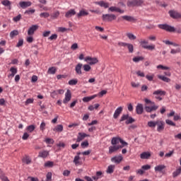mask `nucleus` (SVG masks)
I'll list each match as a JSON object with an SVG mask.
<instances>
[{
	"label": "nucleus",
	"instance_id": "nucleus-22",
	"mask_svg": "<svg viewBox=\"0 0 181 181\" xmlns=\"http://www.w3.org/2000/svg\"><path fill=\"white\" fill-rule=\"evenodd\" d=\"M98 95H93L92 96H87V97H84L82 100L83 103H88L90 101H91V100H94V98H95V97H97Z\"/></svg>",
	"mask_w": 181,
	"mask_h": 181
},
{
	"label": "nucleus",
	"instance_id": "nucleus-43",
	"mask_svg": "<svg viewBox=\"0 0 181 181\" xmlns=\"http://www.w3.org/2000/svg\"><path fill=\"white\" fill-rule=\"evenodd\" d=\"M156 67H157V69H160L161 70H170V67L163 66L162 64H159Z\"/></svg>",
	"mask_w": 181,
	"mask_h": 181
},
{
	"label": "nucleus",
	"instance_id": "nucleus-24",
	"mask_svg": "<svg viewBox=\"0 0 181 181\" xmlns=\"http://www.w3.org/2000/svg\"><path fill=\"white\" fill-rule=\"evenodd\" d=\"M166 168V165H156L155 168H154V170L155 172H161L163 170V169H165Z\"/></svg>",
	"mask_w": 181,
	"mask_h": 181
},
{
	"label": "nucleus",
	"instance_id": "nucleus-45",
	"mask_svg": "<svg viewBox=\"0 0 181 181\" xmlns=\"http://www.w3.org/2000/svg\"><path fill=\"white\" fill-rule=\"evenodd\" d=\"M77 83H78V80L71 79V80L69 81L68 84L69 86H76V84H77Z\"/></svg>",
	"mask_w": 181,
	"mask_h": 181
},
{
	"label": "nucleus",
	"instance_id": "nucleus-9",
	"mask_svg": "<svg viewBox=\"0 0 181 181\" xmlns=\"http://www.w3.org/2000/svg\"><path fill=\"white\" fill-rule=\"evenodd\" d=\"M90 136V134H87L84 132H79L77 136L76 142H81L84 138Z\"/></svg>",
	"mask_w": 181,
	"mask_h": 181
},
{
	"label": "nucleus",
	"instance_id": "nucleus-58",
	"mask_svg": "<svg viewBox=\"0 0 181 181\" xmlns=\"http://www.w3.org/2000/svg\"><path fill=\"white\" fill-rule=\"evenodd\" d=\"M153 77H155V75L153 74H152L151 75H146V78L148 81H153Z\"/></svg>",
	"mask_w": 181,
	"mask_h": 181
},
{
	"label": "nucleus",
	"instance_id": "nucleus-36",
	"mask_svg": "<svg viewBox=\"0 0 181 181\" xmlns=\"http://www.w3.org/2000/svg\"><path fill=\"white\" fill-rule=\"evenodd\" d=\"M19 35V31L18 30H14L10 33V37L13 39L15 36H18Z\"/></svg>",
	"mask_w": 181,
	"mask_h": 181
},
{
	"label": "nucleus",
	"instance_id": "nucleus-17",
	"mask_svg": "<svg viewBox=\"0 0 181 181\" xmlns=\"http://www.w3.org/2000/svg\"><path fill=\"white\" fill-rule=\"evenodd\" d=\"M108 11L110 12H119V13H124V11L121 10V8L117 7V6H111L109 8Z\"/></svg>",
	"mask_w": 181,
	"mask_h": 181
},
{
	"label": "nucleus",
	"instance_id": "nucleus-44",
	"mask_svg": "<svg viewBox=\"0 0 181 181\" xmlns=\"http://www.w3.org/2000/svg\"><path fill=\"white\" fill-rule=\"evenodd\" d=\"M165 124H167V125H170L171 127H176V124L169 119H165Z\"/></svg>",
	"mask_w": 181,
	"mask_h": 181
},
{
	"label": "nucleus",
	"instance_id": "nucleus-47",
	"mask_svg": "<svg viewBox=\"0 0 181 181\" xmlns=\"http://www.w3.org/2000/svg\"><path fill=\"white\" fill-rule=\"evenodd\" d=\"M48 74H56V68L50 67L47 71Z\"/></svg>",
	"mask_w": 181,
	"mask_h": 181
},
{
	"label": "nucleus",
	"instance_id": "nucleus-41",
	"mask_svg": "<svg viewBox=\"0 0 181 181\" xmlns=\"http://www.w3.org/2000/svg\"><path fill=\"white\" fill-rule=\"evenodd\" d=\"M132 122H135V119L132 118V117H128L127 120L125 122L127 125H129V124H132Z\"/></svg>",
	"mask_w": 181,
	"mask_h": 181
},
{
	"label": "nucleus",
	"instance_id": "nucleus-23",
	"mask_svg": "<svg viewBox=\"0 0 181 181\" xmlns=\"http://www.w3.org/2000/svg\"><path fill=\"white\" fill-rule=\"evenodd\" d=\"M158 78H159V80H161L162 81H164L165 83H170V78L163 75H158Z\"/></svg>",
	"mask_w": 181,
	"mask_h": 181
},
{
	"label": "nucleus",
	"instance_id": "nucleus-59",
	"mask_svg": "<svg viewBox=\"0 0 181 181\" xmlns=\"http://www.w3.org/2000/svg\"><path fill=\"white\" fill-rule=\"evenodd\" d=\"M78 160H80V156H76L74 158V163H75V165H78V163H80Z\"/></svg>",
	"mask_w": 181,
	"mask_h": 181
},
{
	"label": "nucleus",
	"instance_id": "nucleus-5",
	"mask_svg": "<svg viewBox=\"0 0 181 181\" xmlns=\"http://www.w3.org/2000/svg\"><path fill=\"white\" fill-rule=\"evenodd\" d=\"M103 21H108L111 22L112 21H115L117 16L115 14H103L102 16Z\"/></svg>",
	"mask_w": 181,
	"mask_h": 181
},
{
	"label": "nucleus",
	"instance_id": "nucleus-2",
	"mask_svg": "<svg viewBox=\"0 0 181 181\" xmlns=\"http://www.w3.org/2000/svg\"><path fill=\"white\" fill-rule=\"evenodd\" d=\"M158 28L163 29V30H166V32H176L175 27L168 24H159Z\"/></svg>",
	"mask_w": 181,
	"mask_h": 181
},
{
	"label": "nucleus",
	"instance_id": "nucleus-34",
	"mask_svg": "<svg viewBox=\"0 0 181 181\" xmlns=\"http://www.w3.org/2000/svg\"><path fill=\"white\" fill-rule=\"evenodd\" d=\"M36 129V127L35 126V124H31L27 127L26 130L28 132H33V131H35V129Z\"/></svg>",
	"mask_w": 181,
	"mask_h": 181
},
{
	"label": "nucleus",
	"instance_id": "nucleus-52",
	"mask_svg": "<svg viewBox=\"0 0 181 181\" xmlns=\"http://www.w3.org/2000/svg\"><path fill=\"white\" fill-rule=\"evenodd\" d=\"M128 118H129V115H122L120 119V122H122V121L128 120Z\"/></svg>",
	"mask_w": 181,
	"mask_h": 181
},
{
	"label": "nucleus",
	"instance_id": "nucleus-33",
	"mask_svg": "<svg viewBox=\"0 0 181 181\" xmlns=\"http://www.w3.org/2000/svg\"><path fill=\"white\" fill-rule=\"evenodd\" d=\"M181 173V167H179L173 173V177H177Z\"/></svg>",
	"mask_w": 181,
	"mask_h": 181
},
{
	"label": "nucleus",
	"instance_id": "nucleus-40",
	"mask_svg": "<svg viewBox=\"0 0 181 181\" xmlns=\"http://www.w3.org/2000/svg\"><path fill=\"white\" fill-rule=\"evenodd\" d=\"M142 60H144V57H135L133 58L134 63H139V62H142Z\"/></svg>",
	"mask_w": 181,
	"mask_h": 181
},
{
	"label": "nucleus",
	"instance_id": "nucleus-13",
	"mask_svg": "<svg viewBox=\"0 0 181 181\" xmlns=\"http://www.w3.org/2000/svg\"><path fill=\"white\" fill-rule=\"evenodd\" d=\"M19 6L22 9H26V8H29V6H32V2L30 1H20Z\"/></svg>",
	"mask_w": 181,
	"mask_h": 181
},
{
	"label": "nucleus",
	"instance_id": "nucleus-6",
	"mask_svg": "<svg viewBox=\"0 0 181 181\" xmlns=\"http://www.w3.org/2000/svg\"><path fill=\"white\" fill-rule=\"evenodd\" d=\"M157 132H162L165 129V122L162 120H157Z\"/></svg>",
	"mask_w": 181,
	"mask_h": 181
},
{
	"label": "nucleus",
	"instance_id": "nucleus-18",
	"mask_svg": "<svg viewBox=\"0 0 181 181\" xmlns=\"http://www.w3.org/2000/svg\"><path fill=\"white\" fill-rule=\"evenodd\" d=\"M81 67H83V64L81 63H78L75 67L76 73L79 76L83 74V72L81 71Z\"/></svg>",
	"mask_w": 181,
	"mask_h": 181
},
{
	"label": "nucleus",
	"instance_id": "nucleus-19",
	"mask_svg": "<svg viewBox=\"0 0 181 181\" xmlns=\"http://www.w3.org/2000/svg\"><path fill=\"white\" fill-rule=\"evenodd\" d=\"M150 156H151V154L149 151L143 152L140 154L141 159H149Z\"/></svg>",
	"mask_w": 181,
	"mask_h": 181
},
{
	"label": "nucleus",
	"instance_id": "nucleus-31",
	"mask_svg": "<svg viewBox=\"0 0 181 181\" xmlns=\"http://www.w3.org/2000/svg\"><path fill=\"white\" fill-rule=\"evenodd\" d=\"M87 15H88V12L84 10H81L77 14V18H81V16H87Z\"/></svg>",
	"mask_w": 181,
	"mask_h": 181
},
{
	"label": "nucleus",
	"instance_id": "nucleus-39",
	"mask_svg": "<svg viewBox=\"0 0 181 181\" xmlns=\"http://www.w3.org/2000/svg\"><path fill=\"white\" fill-rule=\"evenodd\" d=\"M52 176H53V174H52V172H48L46 175V179L45 180L42 181H52Z\"/></svg>",
	"mask_w": 181,
	"mask_h": 181
},
{
	"label": "nucleus",
	"instance_id": "nucleus-49",
	"mask_svg": "<svg viewBox=\"0 0 181 181\" xmlns=\"http://www.w3.org/2000/svg\"><path fill=\"white\" fill-rule=\"evenodd\" d=\"M1 4L4 6H11L12 3L9 0H4L1 1Z\"/></svg>",
	"mask_w": 181,
	"mask_h": 181
},
{
	"label": "nucleus",
	"instance_id": "nucleus-64",
	"mask_svg": "<svg viewBox=\"0 0 181 181\" xmlns=\"http://www.w3.org/2000/svg\"><path fill=\"white\" fill-rule=\"evenodd\" d=\"M105 94H107V90H101L99 93H98V96L99 97H103V95H105Z\"/></svg>",
	"mask_w": 181,
	"mask_h": 181
},
{
	"label": "nucleus",
	"instance_id": "nucleus-21",
	"mask_svg": "<svg viewBox=\"0 0 181 181\" xmlns=\"http://www.w3.org/2000/svg\"><path fill=\"white\" fill-rule=\"evenodd\" d=\"M74 15H76V10L70 9L66 13L65 16L66 18H71V16H74Z\"/></svg>",
	"mask_w": 181,
	"mask_h": 181
},
{
	"label": "nucleus",
	"instance_id": "nucleus-30",
	"mask_svg": "<svg viewBox=\"0 0 181 181\" xmlns=\"http://www.w3.org/2000/svg\"><path fill=\"white\" fill-rule=\"evenodd\" d=\"M53 131L54 132H63V126L58 124L53 129Z\"/></svg>",
	"mask_w": 181,
	"mask_h": 181
},
{
	"label": "nucleus",
	"instance_id": "nucleus-35",
	"mask_svg": "<svg viewBox=\"0 0 181 181\" xmlns=\"http://www.w3.org/2000/svg\"><path fill=\"white\" fill-rule=\"evenodd\" d=\"M126 36H127V37H128V39H129V40H136V36H135V35H134L133 33H127Z\"/></svg>",
	"mask_w": 181,
	"mask_h": 181
},
{
	"label": "nucleus",
	"instance_id": "nucleus-11",
	"mask_svg": "<svg viewBox=\"0 0 181 181\" xmlns=\"http://www.w3.org/2000/svg\"><path fill=\"white\" fill-rule=\"evenodd\" d=\"M122 110H124V108L120 106V107H118L114 114H113V118H115V119H117V118H118V117H119V115H121V113L122 112Z\"/></svg>",
	"mask_w": 181,
	"mask_h": 181
},
{
	"label": "nucleus",
	"instance_id": "nucleus-20",
	"mask_svg": "<svg viewBox=\"0 0 181 181\" xmlns=\"http://www.w3.org/2000/svg\"><path fill=\"white\" fill-rule=\"evenodd\" d=\"M122 18L124 21H127V22H135L136 21L135 18L131 16H122Z\"/></svg>",
	"mask_w": 181,
	"mask_h": 181
},
{
	"label": "nucleus",
	"instance_id": "nucleus-4",
	"mask_svg": "<svg viewBox=\"0 0 181 181\" xmlns=\"http://www.w3.org/2000/svg\"><path fill=\"white\" fill-rule=\"evenodd\" d=\"M84 60L90 66H93V65L97 64V63H98V59H97L96 57H86Z\"/></svg>",
	"mask_w": 181,
	"mask_h": 181
},
{
	"label": "nucleus",
	"instance_id": "nucleus-38",
	"mask_svg": "<svg viewBox=\"0 0 181 181\" xmlns=\"http://www.w3.org/2000/svg\"><path fill=\"white\" fill-rule=\"evenodd\" d=\"M54 165V163L52 161H47L45 164L44 166L45 168H53V166Z\"/></svg>",
	"mask_w": 181,
	"mask_h": 181
},
{
	"label": "nucleus",
	"instance_id": "nucleus-51",
	"mask_svg": "<svg viewBox=\"0 0 181 181\" xmlns=\"http://www.w3.org/2000/svg\"><path fill=\"white\" fill-rule=\"evenodd\" d=\"M45 142L46 144H52L53 145V144H54V140H53V139H50V138H47L45 139Z\"/></svg>",
	"mask_w": 181,
	"mask_h": 181
},
{
	"label": "nucleus",
	"instance_id": "nucleus-16",
	"mask_svg": "<svg viewBox=\"0 0 181 181\" xmlns=\"http://www.w3.org/2000/svg\"><path fill=\"white\" fill-rule=\"evenodd\" d=\"M136 112L139 115H141L144 112V105L141 103H138L136 106Z\"/></svg>",
	"mask_w": 181,
	"mask_h": 181
},
{
	"label": "nucleus",
	"instance_id": "nucleus-56",
	"mask_svg": "<svg viewBox=\"0 0 181 181\" xmlns=\"http://www.w3.org/2000/svg\"><path fill=\"white\" fill-rule=\"evenodd\" d=\"M50 16V14L47 12L41 13L40 14V18H49Z\"/></svg>",
	"mask_w": 181,
	"mask_h": 181
},
{
	"label": "nucleus",
	"instance_id": "nucleus-42",
	"mask_svg": "<svg viewBox=\"0 0 181 181\" xmlns=\"http://www.w3.org/2000/svg\"><path fill=\"white\" fill-rule=\"evenodd\" d=\"M127 6H129V8L136 6L135 0L127 1Z\"/></svg>",
	"mask_w": 181,
	"mask_h": 181
},
{
	"label": "nucleus",
	"instance_id": "nucleus-62",
	"mask_svg": "<svg viewBox=\"0 0 181 181\" xmlns=\"http://www.w3.org/2000/svg\"><path fill=\"white\" fill-rule=\"evenodd\" d=\"M21 46H23V39H19L16 47H21Z\"/></svg>",
	"mask_w": 181,
	"mask_h": 181
},
{
	"label": "nucleus",
	"instance_id": "nucleus-48",
	"mask_svg": "<svg viewBox=\"0 0 181 181\" xmlns=\"http://www.w3.org/2000/svg\"><path fill=\"white\" fill-rule=\"evenodd\" d=\"M181 49L180 47H177V49H172L170 51L171 54H176L177 53H180Z\"/></svg>",
	"mask_w": 181,
	"mask_h": 181
},
{
	"label": "nucleus",
	"instance_id": "nucleus-3",
	"mask_svg": "<svg viewBox=\"0 0 181 181\" xmlns=\"http://www.w3.org/2000/svg\"><path fill=\"white\" fill-rule=\"evenodd\" d=\"M118 46H120L122 47H127L129 53H134V45L131 43L119 42Z\"/></svg>",
	"mask_w": 181,
	"mask_h": 181
},
{
	"label": "nucleus",
	"instance_id": "nucleus-32",
	"mask_svg": "<svg viewBox=\"0 0 181 181\" xmlns=\"http://www.w3.org/2000/svg\"><path fill=\"white\" fill-rule=\"evenodd\" d=\"M96 5H99L100 6H102L103 8H108V3H105L104 1H97L95 2Z\"/></svg>",
	"mask_w": 181,
	"mask_h": 181
},
{
	"label": "nucleus",
	"instance_id": "nucleus-8",
	"mask_svg": "<svg viewBox=\"0 0 181 181\" xmlns=\"http://www.w3.org/2000/svg\"><path fill=\"white\" fill-rule=\"evenodd\" d=\"M122 156H115L111 158V162H112V163H116L117 165H118L121 163V162H122Z\"/></svg>",
	"mask_w": 181,
	"mask_h": 181
},
{
	"label": "nucleus",
	"instance_id": "nucleus-25",
	"mask_svg": "<svg viewBox=\"0 0 181 181\" xmlns=\"http://www.w3.org/2000/svg\"><path fill=\"white\" fill-rule=\"evenodd\" d=\"M115 169V165H110L107 167V169L106 170V173L111 175L112 173H114Z\"/></svg>",
	"mask_w": 181,
	"mask_h": 181
},
{
	"label": "nucleus",
	"instance_id": "nucleus-57",
	"mask_svg": "<svg viewBox=\"0 0 181 181\" xmlns=\"http://www.w3.org/2000/svg\"><path fill=\"white\" fill-rule=\"evenodd\" d=\"M22 19V15L18 14L17 16L13 18V22H19Z\"/></svg>",
	"mask_w": 181,
	"mask_h": 181
},
{
	"label": "nucleus",
	"instance_id": "nucleus-14",
	"mask_svg": "<svg viewBox=\"0 0 181 181\" xmlns=\"http://www.w3.org/2000/svg\"><path fill=\"white\" fill-rule=\"evenodd\" d=\"M121 146H119V145H117V146H115V145H112V146H110L109 147V153L111 154V153H114V152H117V151L121 149Z\"/></svg>",
	"mask_w": 181,
	"mask_h": 181
},
{
	"label": "nucleus",
	"instance_id": "nucleus-27",
	"mask_svg": "<svg viewBox=\"0 0 181 181\" xmlns=\"http://www.w3.org/2000/svg\"><path fill=\"white\" fill-rule=\"evenodd\" d=\"M121 138L119 137H113L111 140V144L115 146H118L117 144H119Z\"/></svg>",
	"mask_w": 181,
	"mask_h": 181
},
{
	"label": "nucleus",
	"instance_id": "nucleus-63",
	"mask_svg": "<svg viewBox=\"0 0 181 181\" xmlns=\"http://www.w3.org/2000/svg\"><path fill=\"white\" fill-rule=\"evenodd\" d=\"M49 40H56L57 39V34H52L49 38Z\"/></svg>",
	"mask_w": 181,
	"mask_h": 181
},
{
	"label": "nucleus",
	"instance_id": "nucleus-53",
	"mask_svg": "<svg viewBox=\"0 0 181 181\" xmlns=\"http://www.w3.org/2000/svg\"><path fill=\"white\" fill-rule=\"evenodd\" d=\"M120 144H122V145H119V146H121L120 149L124 148V146H128L127 141H124L122 139H120Z\"/></svg>",
	"mask_w": 181,
	"mask_h": 181
},
{
	"label": "nucleus",
	"instance_id": "nucleus-61",
	"mask_svg": "<svg viewBox=\"0 0 181 181\" xmlns=\"http://www.w3.org/2000/svg\"><path fill=\"white\" fill-rule=\"evenodd\" d=\"M173 153H175V151H170L169 153H165V158H170L172 157V155H173Z\"/></svg>",
	"mask_w": 181,
	"mask_h": 181
},
{
	"label": "nucleus",
	"instance_id": "nucleus-15",
	"mask_svg": "<svg viewBox=\"0 0 181 181\" xmlns=\"http://www.w3.org/2000/svg\"><path fill=\"white\" fill-rule=\"evenodd\" d=\"M169 14L173 19H179V18H181V14L175 11H170Z\"/></svg>",
	"mask_w": 181,
	"mask_h": 181
},
{
	"label": "nucleus",
	"instance_id": "nucleus-10",
	"mask_svg": "<svg viewBox=\"0 0 181 181\" xmlns=\"http://www.w3.org/2000/svg\"><path fill=\"white\" fill-rule=\"evenodd\" d=\"M71 100V91L70 90H67L66 93H65V98L63 100L64 104H67Z\"/></svg>",
	"mask_w": 181,
	"mask_h": 181
},
{
	"label": "nucleus",
	"instance_id": "nucleus-28",
	"mask_svg": "<svg viewBox=\"0 0 181 181\" xmlns=\"http://www.w3.org/2000/svg\"><path fill=\"white\" fill-rule=\"evenodd\" d=\"M153 95H166V91L162 90H157L153 93Z\"/></svg>",
	"mask_w": 181,
	"mask_h": 181
},
{
	"label": "nucleus",
	"instance_id": "nucleus-50",
	"mask_svg": "<svg viewBox=\"0 0 181 181\" xmlns=\"http://www.w3.org/2000/svg\"><path fill=\"white\" fill-rule=\"evenodd\" d=\"M136 6H142L144 5V0H134Z\"/></svg>",
	"mask_w": 181,
	"mask_h": 181
},
{
	"label": "nucleus",
	"instance_id": "nucleus-55",
	"mask_svg": "<svg viewBox=\"0 0 181 181\" xmlns=\"http://www.w3.org/2000/svg\"><path fill=\"white\" fill-rule=\"evenodd\" d=\"M83 69L84 71H90V70H91V66L88 64H84Z\"/></svg>",
	"mask_w": 181,
	"mask_h": 181
},
{
	"label": "nucleus",
	"instance_id": "nucleus-26",
	"mask_svg": "<svg viewBox=\"0 0 181 181\" xmlns=\"http://www.w3.org/2000/svg\"><path fill=\"white\" fill-rule=\"evenodd\" d=\"M22 161L23 163H25L26 165H30L32 163V158L30 157L26 156L22 159Z\"/></svg>",
	"mask_w": 181,
	"mask_h": 181
},
{
	"label": "nucleus",
	"instance_id": "nucleus-7",
	"mask_svg": "<svg viewBox=\"0 0 181 181\" xmlns=\"http://www.w3.org/2000/svg\"><path fill=\"white\" fill-rule=\"evenodd\" d=\"M38 29H39V25H33L31 27L29 28L28 31V35L29 36H33V35H35V32H36Z\"/></svg>",
	"mask_w": 181,
	"mask_h": 181
},
{
	"label": "nucleus",
	"instance_id": "nucleus-60",
	"mask_svg": "<svg viewBox=\"0 0 181 181\" xmlns=\"http://www.w3.org/2000/svg\"><path fill=\"white\" fill-rule=\"evenodd\" d=\"M81 146L82 147V148H87L88 146V141H83V142H82L81 144Z\"/></svg>",
	"mask_w": 181,
	"mask_h": 181
},
{
	"label": "nucleus",
	"instance_id": "nucleus-37",
	"mask_svg": "<svg viewBox=\"0 0 181 181\" xmlns=\"http://www.w3.org/2000/svg\"><path fill=\"white\" fill-rule=\"evenodd\" d=\"M157 121H150L148 122L147 125L149 128H155L156 127Z\"/></svg>",
	"mask_w": 181,
	"mask_h": 181
},
{
	"label": "nucleus",
	"instance_id": "nucleus-54",
	"mask_svg": "<svg viewBox=\"0 0 181 181\" xmlns=\"http://www.w3.org/2000/svg\"><path fill=\"white\" fill-rule=\"evenodd\" d=\"M40 131H45V129H46V123L42 121L40 124Z\"/></svg>",
	"mask_w": 181,
	"mask_h": 181
},
{
	"label": "nucleus",
	"instance_id": "nucleus-12",
	"mask_svg": "<svg viewBox=\"0 0 181 181\" xmlns=\"http://www.w3.org/2000/svg\"><path fill=\"white\" fill-rule=\"evenodd\" d=\"M49 155V151L47 150L40 151L38 153V158H42L43 159H46L47 156Z\"/></svg>",
	"mask_w": 181,
	"mask_h": 181
},
{
	"label": "nucleus",
	"instance_id": "nucleus-29",
	"mask_svg": "<svg viewBox=\"0 0 181 181\" xmlns=\"http://www.w3.org/2000/svg\"><path fill=\"white\" fill-rule=\"evenodd\" d=\"M10 71L11 74H10L8 77H15V74H16V73H18V69L15 67H11L10 69Z\"/></svg>",
	"mask_w": 181,
	"mask_h": 181
},
{
	"label": "nucleus",
	"instance_id": "nucleus-46",
	"mask_svg": "<svg viewBox=\"0 0 181 181\" xmlns=\"http://www.w3.org/2000/svg\"><path fill=\"white\" fill-rule=\"evenodd\" d=\"M143 49H147L148 50H154L155 45H142Z\"/></svg>",
	"mask_w": 181,
	"mask_h": 181
},
{
	"label": "nucleus",
	"instance_id": "nucleus-1",
	"mask_svg": "<svg viewBox=\"0 0 181 181\" xmlns=\"http://www.w3.org/2000/svg\"><path fill=\"white\" fill-rule=\"evenodd\" d=\"M144 103H146L144 106V110L146 112H152L153 111H156L159 106L155 105V102H152V100L145 98Z\"/></svg>",
	"mask_w": 181,
	"mask_h": 181
}]
</instances>
